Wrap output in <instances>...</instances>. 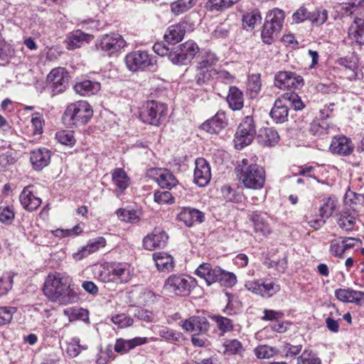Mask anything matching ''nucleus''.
Segmentation results:
<instances>
[{"mask_svg": "<svg viewBox=\"0 0 364 364\" xmlns=\"http://www.w3.org/2000/svg\"><path fill=\"white\" fill-rule=\"evenodd\" d=\"M57 140L62 144L72 146L75 144V139L71 132L61 131L56 133Z\"/></svg>", "mask_w": 364, "mask_h": 364, "instance_id": "nucleus-55", "label": "nucleus"}, {"mask_svg": "<svg viewBox=\"0 0 364 364\" xmlns=\"http://www.w3.org/2000/svg\"><path fill=\"white\" fill-rule=\"evenodd\" d=\"M239 181L247 188L260 189L265 182L264 169L257 164H250L243 159L235 168Z\"/></svg>", "mask_w": 364, "mask_h": 364, "instance_id": "nucleus-2", "label": "nucleus"}, {"mask_svg": "<svg viewBox=\"0 0 364 364\" xmlns=\"http://www.w3.org/2000/svg\"><path fill=\"white\" fill-rule=\"evenodd\" d=\"M47 82L53 95L64 92L68 84V75L65 68L53 69L47 76Z\"/></svg>", "mask_w": 364, "mask_h": 364, "instance_id": "nucleus-12", "label": "nucleus"}, {"mask_svg": "<svg viewBox=\"0 0 364 364\" xmlns=\"http://www.w3.org/2000/svg\"><path fill=\"white\" fill-rule=\"evenodd\" d=\"M247 90L257 93L261 88L260 75H252L247 82Z\"/></svg>", "mask_w": 364, "mask_h": 364, "instance_id": "nucleus-61", "label": "nucleus"}, {"mask_svg": "<svg viewBox=\"0 0 364 364\" xmlns=\"http://www.w3.org/2000/svg\"><path fill=\"white\" fill-rule=\"evenodd\" d=\"M250 216V220L253 222L256 232H259L263 236H266L271 232L269 224L264 220L260 213L253 212Z\"/></svg>", "mask_w": 364, "mask_h": 364, "instance_id": "nucleus-35", "label": "nucleus"}, {"mask_svg": "<svg viewBox=\"0 0 364 364\" xmlns=\"http://www.w3.org/2000/svg\"><path fill=\"white\" fill-rule=\"evenodd\" d=\"M354 145L351 140L344 136H336L330 145L332 153L342 156H347L352 153Z\"/></svg>", "mask_w": 364, "mask_h": 364, "instance_id": "nucleus-20", "label": "nucleus"}, {"mask_svg": "<svg viewBox=\"0 0 364 364\" xmlns=\"http://www.w3.org/2000/svg\"><path fill=\"white\" fill-rule=\"evenodd\" d=\"M92 39L93 36L85 33L80 30H76L67 36L65 43L67 49L75 50L82 47Z\"/></svg>", "mask_w": 364, "mask_h": 364, "instance_id": "nucleus-19", "label": "nucleus"}, {"mask_svg": "<svg viewBox=\"0 0 364 364\" xmlns=\"http://www.w3.org/2000/svg\"><path fill=\"white\" fill-rule=\"evenodd\" d=\"M159 335L169 341L178 342L181 340L182 334L177 333L167 327H164L159 331Z\"/></svg>", "mask_w": 364, "mask_h": 364, "instance_id": "nucleus-54", "label": "nucleus"}, {"mask_svg": "<svg viewBox=\"0 0 364 364\" xmlns=\"http://www.w3.org/2000/svg\"><path fill=\"white\" fill-rule=\"evenodd\" d=\"M50 159L49 151L45 149L34 150L31 154V162L33 168L40 171L48 165Z\"/></svg>", "mask_w": 364, "mask_h": 364, "instance_id": "nucleus-28", "label": "nucleus"}, {"mask_svg": "<svg viewBox=\"0 0 364 364\" xmlns=\"http://www.w3.org/2000/svg\"><path fill=\"white\" fill-rule=\"evenodd\" d=\"M147 342L146 338L136 337L132 339L125 340L124 338L117 339L114 350L116 353L124 355L129 352L136 346L144 344Z\"/></svg>", "mask_w": 364, "mask_h": 364, "instance_id": "nucleus-23", "label": "nucleus"}, {"mask_svg": "<svg viewBox=\"0 0 364 364\" xmlns=\"http://www.w3.org/2000/svg\"><path fill=\"white\" fill-rule=\"evenodd\" d=\"M185 33V23H179L172 25L167 28L166 32L164 34V39L168 44L174 45L182 41Z\"/></svg>", "mask_w": 364, "mask_h": 364, "instance_id": "nucleus-27", "label": "nucleus"}, {"mask_svg": "<svg viewBox=\"0 0 364 364\" xmlns=\"http://www.w3.org/2000/svg\"><path fill=\"white\" fill-rule=\"evenodd\" d=\"M167 107L163 103L149 101L141 112V120L146 124L159 126L167 114Z\"/></svg>", "mask_w": 364, "mask_h": 364, "instance_id": "nucleus-5", "label": "nucleus"}, {"mask_svg": "<svg viewBox=\"0 0 364 364\" xmlns=\"http://www.w3.org/2000/svg\"><path fill=\"white\" fill-rule=\"evenodd\" d=\"M226 352L230 354L240 353L242 350V343L236 340H231L225 345Z\"/></svg>", "mask_w": 364, "mask_h": 364, "instance_id": "nucleus-64", "label": "nucleus"}, {"mask_svg": "<svg viewBox=\"0 0 364 364\" xmlns=\"http://www.w3.org/2000/svg\"><path fill=\"white\" fill-rule=\"evenodd\" d=\"M153 258L159 271H170L173 267V258L166 252H155Z\"/></svg>", "mask_w": 364, "mask_h": 364, "instance_id": "nucleus-34", "label": "nucleus"}, {"mask_svg": "<svg viewBox=\"0 0 364 364\" xmlns=\"http://www.w3.org/2000/svg\"><path fill=\"white\" fill-rule=\"evenodd\" d=\"M336 206L337 202L334 199L331 198H326L323 204L319 208V216L327 220L334 213Z\"/></svg>", "mask_w": 364, "mask_h": 364, "instance_id": "nucleus-43", "label": "nucleus"}, {"mask_svg": "<svg viewBox=\"0 0 364 364\" xmlns=\"http://www.w3.org/2000/svg\"><path fill=\"white\" fill-rule=\"evenodd\" d=\"M199 48L193 41H187L171 50L169 60L176 65H186L198 53Z\"/></svg>", "mask_w": 364, "mask_h": 364, "instance_id": "nucleus-8", "label": "nucleus"}, {"mask_svg": "<svg viewBox=\"0 0 364 364\" xmlns=\"http://www.w3.org/2000/svg\"><path fill=\"white\" fill-rule=\"evenodd\" d=\"M277 353L278 350L275 348L267 345L259 346L255 349V355L260 359L272 358Z\"/></svg>", "mask_w": 364, "mask_h": 364, "instance_id": "nucleus-48", "label": "nucleus"}, {"mask_svg": "<svg viewBox=\"0 0 364 364\" xmlns=\"http://www.w3.org/2000/svg\"><path fill=\"white\" fill-rule=\"evenodd\" d=\"M328 18V12L325 9H316L310 12L309 21L314 25L321 26L323 24Z\"/></svg>", "mask_w": 364, "mask_h": 364, "instance_id": "nucleus-50", "label": "nucleus"}, {"mask_svg": "<svg viewBox=\"0 0 364 364\" xmlns=\"http://www.w3.org/2000/svg\"><path fill=\"white\" fill-rule=\"evenodd\" d=\"M245 286L248 291L264 298H269L280 290V285L277 282L267 279L248 281Z\"/></svg>", "mask_w": 364, "mask_h": 364, "instance_id": "nucleus-9", "label": "nucleus"}, {"mask_svg": "<svg viewBox=\"0 0 364 364\" xmlns=\"http://www.w3.org/2000/svg\"><path fill=\"white\" fill-rule=\"evenodd\" d=\"M12 283V276L9 273L4 274L0 277V291H1V294H5L11 289Z\"/></svg>", "mask_w": 364, "mask_h": 364, "instance_id": "nucleus-62", "label": "nucleus"}, {"mask_svg": "<svg viewBox=\"0 0 364 364\" xmlns=\"http://www.w3.org/2000/svg\"><path fill=\"white\" fill-rule=\"evenodd\" d=\"M112 321L119 326L120 328H125L130 326L133 323V319L127 316L124 314H116L112 317Z\"/></svg>", "mask_w": 364, "mask_h": 364, "instance_id": "nucleus-58", "label": "nucleus"}, {"mask_svg": "<svg viewBox=\"0 0 364 364\" xmlns=\"http://www.w3.org/2000/svg\"><path fill=\"white\" fill-rule=\"evenodd\" d=\"M217 75V70H206L196 66L194 80L197 85L209 84Z\"/></svg>", "mask_w": 364, "mask_h": 364, "instance_id": "nucleus-36", "label": "nucleus"}, {"mask_svg": "<svg viewBox=\"0 0 364 364\" xmlns=\"http://www.w3.org/2000/svg\"><path fill=\"white\" fill-rule=\"evenodd\" d=\"M177 219L183 222L186 226L191 227L195 223H202L204 220V214L195 208H183L178 214Z\"/></svg>", "mask_w": 364, "mask_h": 364, "instance_id": "nucleus-21", "label": "nucleus"}, {"mask_svg": "<svg viewBox=\"0 0 364 364\" xmlns=\"http://www.w3.org/2000/svg\"><path fill=\"white\" fill-rule=\"evenodd\" d=\"M259 142L265 146H272L278 143L279 136L272 128H265L259 134Z\"/></svg>", "mask_w": 364, "mask_h": 364, "instance_id": "nucleus-37", "label": "nucleus"}, {"mask_svg": "<svg viewBox=\"0 0 364 364\" xmlns=\"http://www.w3.org/2000/svg\"><path fill=\"white\" fill-rule=\"evenodd\" d=\"M80 338H73L72 341L68 343L66 351L70 357H76L85 348L80 345Z\"/></svg>", "mask_w": 364, "mask_h": 364, "instance_id": "nucleus-53", "label": "nucleus"}, {"mask_svg": "<svg viewBox=\"0 0 364 364\" xmlns=\"http://www.w3.org/2000/svg\"><path fill=\"white\" fill-rule=\"evenodd\" d=\"M350 39L359 44H364V20L355 21V25L351 26L348 31Z\"/></svg>", "mask_w": 364, "mask_h": 364, "instance_id": "nucleus-38", "label": "nucleus"}, {"mask_svg": "<svg viewBox=\"0 0 364 364\" xmlns=\"http://www.w3.org/2000/svg\"><path fill=\"white\" fill-rule=\"evenodd\" d=\"M32 188L33 186L24 187L19 196L22 207L30 212L36 210L42 203L41 199L33 194Z\"/></svg>", "mask_w": 364, "mask_h": 364, "instance_id": "nucleus-18", "label": "nucleus"}, {"mask_svg": "<svg viewBox=\"0 0 364 364\" xmlns=\"http://www.w3.org/2000/svg\"><path fill=\"white\" fill-rule=\"evenodd\" d=\"M96 277L102 282L127 283L131 279L130 266L127 263H114L101 266Z\"/></svg>", "mask_w": 364, "mask_h": 364, "instance_id": "nucleus-4", "label": "nucleus"}, {"mask_svg": "<svg viewBox=\"0 0 364 364\" xmlns=\"http://www.w3.org/2000/svg\"><path fill=\"white\" fill-rule=\"evenodd\" d=\"M154 201L159 204H166L173 203L172 194L166 191H158L154 193Z\"/></svg>", "mask_w": 364, "mask_h": 364, "instance_id": "nucleus-57", "label": "nucleus"}, {"mask_svg": "<svg viewBox=\"0 0 364 364\" xmlns=\"http://www.w3.org/2000/svg\"><path fill=\"white\" fill-rule=\"evenodd\" d=\"M218 281L217 282L220 283V285L231 287L234 286L237 282L236 276L230 272H227L221 269V274H220Z\"/></svg>", "mask_w": 364, "mask_h": 364, "instance_id": "nucleus-51", "label": "nucleus"}, {"mask_svg": "<svg viewBox=\"0 0 364 364\" xmlns=\"http://www.w3.org/2000/svg\"><path fill=\"white\" fill-rule=\"evenodd\" d=\"M71 281L67 275L58 272L50 274L44 282L43 294L51 301L63 304L75 302L77 294L71 287Z\"/></svg>", "mask_w": 364, "mask_h": 364, "instance_id": "nucleus-1", "label": "nucleus"}, {"mask_svg": "<svg viewBox=\"0 0 364 364\" xmlns=\"http://www.w3.org/2000/svg\"><path fill=\"white\" fill-rule=\"evenodd\" d=\"M106 245V240L103 237L90 240L86 246H84L81 250L74 254V257L77 259H81L84 257L93 253Z\"/></svg>", "mask_w": 364, "mask_h": 364, "instance_id": "nucleus-29", "label": "nucleus"}, {"mask_svg": "<svg viewBox=\"0 0 364 364\" xmlns=\"http://www.w3.org/2000/svg\"><path fill=\"white\" fill-rule=\"evenodd\" d=\"M183 330L194 334H204L210 327L207 318L203 316H192L185 320L182 325Z\"/></svg>", "mask_w": 364, "mask_h": 364, "instance_id": "nucleus-16", "label": "nucleus"}, {"mask_svg": "<svg viewBox=\"0 0 364 364\" xmlns=\"http://www.w3.org/2000/svg\"><path fill=\"white\" fill-rule=\"evenodd\" d=\"M281 31L277 27L271 26L269 23H264L262 31V38L264 43L271 44L277 34Z\"/></svg>", "mask_w": 364, "mask_h": 364, "instance_id": "nucleus-42", "label": "nucleus"}, {"mask_svg": "<svg viewBox=\"0 0 364 364\" xmlns=\"http://www.w3.org/2000/svg\"><path fill=\"white\" fill-rule=\"evenodd\" d=\"M302 85V77L292 72L279 71L274 76V85L281 90L297 88Z\"/></svg>", "mask_w": 364, "mask_h": 364, "instance_id": "nucleus-13", "label": "nucleus"}, {"mask_svg": "<svg viewBox=\"0 0 364 364\" xmlns=\"http://www.w3.org/2000/svg\"><path fill=\"white\" fill-rule=\"evenodd\" d=\"M14 218L13 209L9 206L0 207V221L4 223H11Z\"/></svg>", "mask_w": 364, "mask_h": 364, "instance_id": "nucleus-59", "label": "nucleus"}, {"mask_svg": "<svg viewBox=\"0 0 364 364\" xmlns=\"http://www.w3.org/2000/svg\"><path fill=\"white\" fill-rule=\"evenodd\" d=\"M124 61L127 68L132 72L144 70L156 63L147 52L142 50L129 53L126 55Z\"/></svg>", "mask_w": 364, "mask_h": 364, "instance_id": "nucleus-10", "label": "nucleus"}, {"mask_svg": "<svg viewBox=\"0 0 364 364\" xmlns=\"http://www.w3.org/2000/svg\"><path fill=\"white\" fill-rule=\"evenodd\" d=\"M284 18V12L282 10L274 9L267 13L264 23H269L271 26L282 30Z\"/></svg>", "mask_w": 364, "mask_h": 364, "instance_id": "nucleus-39", "label": "nucleus"}, {"mask_svg": "<svg viewBox=\"0 0 364 364\" xmlns=\"http://www.w3.org/2000/svg\"><path fill=\"white\" fill-rule=\"evenodd\" d=\"M356 223L355 213H352L349 209L342 211L337 219V224L343 230L352 231Z\"/></svg>", "mask_w": 364, "mask_h": 364, "instance_id": "nucleus-33", "label": "nucleus"}, {"mask_svg": "<svg viewBox=\"0 0 364 364\" xmlns=\"http://www.w3.org/2000/svg\"><path fill=\"white\" fill-rule=\"evenodd\" d=\"M339 65H342L345 71H346L348 77L349 79H353L355 77L356 74L355 73V64L348 61L346 58H340L338 60Z\"/></svg>", "mask_w": 364, "mask_h": 364, "instance_id": "nucleus-60", "label": "nucleus"}, {"mask_svg": "<svg viewBox=\"0 0 364 364\" xmlns=\"http://www.w3.org/2000/svg\"><path fill=\"white\" fill-rule=\"evenodd\" d=\"M346 251L343 240L340 242L338 240H333L330 246V252L332 255L336 257H341Z\"/></svg>", "mask_w": 364, "mask_h": 364, "instance_id": "nucleus-63", "label": "nucleus"}, {"mask_svg": "<svg viewBox=\"0 0 364 364\" xmlns=\"http://www.w3.org/2000/svg\"><path fill=\"white\" fill-rule=\"evenodd\" d=\"M227 102L232 110H240L244 105L242 92L237 87H230Z\"/></svg>", "mask_w": 364, "mask_h": 364, "instance_id": "nucleus-32", "label": "nucleus"}, {"mask_svg": "<svg viewBox=\"0 0 364 364\" xmlns=\"http://www.w3.org/2000/svg\"><path fill=\"white\" fill-rule=\"evenodd\" d=\"M127 44L123 37L118 33L103 35L97 41V48L105 55L112 56L125 47Z\"/></svg>", "mask_w": 364, "mask_h": 364, "instance_id": "nucleus-7", "label": "nucleus"}, {"mask_svg": "<svg viewBox=\"0 0 364 364\" xmlns=\"http://www.w3.org/2000/svg\"><path fill=\"white\" fill-rule=\"evenodd\" d=\"M195 273L198 277L204 279L208 285H211L218 281L221 268L209 263H203L196 269Z\"/></svg>", "mask_w": 364, "mask_h": 364, "instance_id": "nucleus-17", "label": "nucleus"}, {"mask_svg": "<svg viewBox=\"0 0 364 364\" xmlns=\"http://www.w3.org/2000/svg\"><path fill=\"white\" fill-rule=\"evenodd\" d=\"M256 134V128L253 118L246 117L237 127L235 136V146L242 149L252 141Z\"/></svg>", "mask_w": 364, "mask_h": 364, "instance_id": "nucleus-6", "label": "nucleus"}, {"mask_svg": "<svg viewBox=\"0 0 364 364\" xmlns=\"http://www.w3.org/2000/svg\"><path fill=\"white\" fill-rule=\"evenodd\" d=\"M218 60L219 59L215 53L210 51L202 52L197 58L196 66L209 70H217L215 66Z\"/></svg>", "mask_w": 364, "mask_h": 364, "instance_id": "nucleus-30", "label": "nucleus"}, {"mask_svg": "<svg viewBox=\"0 0 364 364\" xmlns=\"http://www.w3.org/2000/svg\"><path fill=\"white\" fill-rule=\"evenodd\" d=\"M211 318L223 334L233 329V323L230 318L219 315L213 316Z\"/></svg>", "mask_w": 364, "mask_h": 364, "instance_id": "nucleus-45", "label": "nucleus"}, {"mask_svg": "<svg viewBox=\"0 0 364 364\" xmlns=\"http://www.w3.org/2000/svg\"><path fill=\"white\" fill-rule=\"evenodd\" d=\"M336 297L343 302L354 303L358 305L364 301V292L350 289H338L335 291Z\"/></svg>", "mask_w": 364, "mask_h": 364, "instance_id": "nucleus-24", "label": "nucleus"}, {"mask_svg": "<svg viewBox=\"0 0 364 364\" xmlns=\"http://www.w3.org/2000/svg\"><path fill=\"white\" fill-rule=\"evenodd\" d=\"M282 97L285 100V102L287 103V106L293 107L295 110H301L304 107L301 97L294 92L285 93Z\"/></svg>", "mask_w": 364, "mask_h": 364, "instance_id": "nucleus-46", "label": "nucleus"}, {"mask_svg": "<svg viewBox=\"0 0 364 364\" xmlns=\"http://www.w3.org/2000/svg\"><path fill=\"white\" fill-rule=\"evenodd\" d=\"M93 110L88 102L80 100L70 104L65 110L63 120L70 127L87 124L92 118Z\"/></svg>", "mask_w": 364, "mask_h": 364, "instance_id": "nucleus-3", "label": "nucleus"}, {"mask_svg": "<svg viewBox=\"0 0 364 364\" xmlns=\"http://www.w3.org/2000/svg\"><path fill=\"white\" fill-rule=\"evenodd\" d=\"M164 289L169 294L185 296L191 291V284L183 275H171L166 280Z\"/></svg>", "mask_w": 364, "mask_h": 364, "instance_id": "nucleus-11", "label": "nucleus"}, {"mask_svg": "<svg viewBox=\"0 0 364 364\" xmlns=\"http://www.w3.org/2000/svg\"><path fill=\"white\" fill-rule=\"evenodd\" d=\"M195 164L194 182L198 186L204 187L208 184L211 178L210 166L203 158L197 159Z\"/></svg>", "mask_w": 364, "mask_h": 364, "instance_id": "nucleus-15", "label": "nucleus"}, {"mask_svg": "<svg viewBox=\"0 0 364 364\" xmlns=\"http://www.w3.org/2000/svg\"><path fill=\"white\" fill-rule=\"evenodd\" d=\"M115 355L112 350V346H108L104 350H101L97 359V364H107L110 360H114Z\"/></svg>", "mask_w": 364, "mask_h": 364, "instance_id": "nucleus-56", "label": "nucleus"}, {"mask_svg": "<svg viewBox=\"0 0 364 364\" xmlns=\"http://www.w3.org/2000/svg\"><path fill=\"white\" fill-rule=\"evenodd\" d=\"M112 181L116 186L114 193L117 196H121L130 184V179L122 168H117L112 172Z\"/></svg>", "mask_w": 364, "mask_h": 364, "instance_id": "nucleus-22", "label": "nucleus"}, {"mask_svg": "<svg viewBox=\"0 0 364 364\" xmlns=\"http://www.w3.org/2000/svg\"><path fill=\"white\" fill-rule=\"evenodd\" d=\"M168 236L165 231L160 228L154 230L143 240L144 249L152 251L156 248H164L167 244Z\"/></svg>", "mask_w": 364, "mask_h": 364, "instance_id": "nucleus-14", "label": "nucleus"}, {"mask_svg": "<svg viewBox=\"0 0 364 364\" xmlns=\"http://www.w3.org/2000/svg\"><path fill=\"white\" fill-rule=\"evenodd\" d=\"M297 364H321V360L312 350H305L297 358Z\"/></svg>", "mask_w": 364, "mask_h": 364, "instance_id": "nucleus-44", "label": "nucleus"}, {"mask_svg": "<svg viewBox=\"0 0 364 364\" xmlns=\"http://www.w3.org/2000/svg\"><path fill=\"white\" fill-rule=\"evenodd\" d=\"M197 0H177L171 4V12L178 16L186 12L196 4Z\"/></svg>", "mask_w": 364, "mask_h": 364, "instance_id": "nucleus-41", "label": "nucleus"}, {"mask_svg": "<svg viewBox=\"0 0 364 364\" xmlns=\"http://www.w3.org/2000/svg\"><path fill=\"white\" fill-rule=\"evenodd\" d=\"M117 216L124 222L134 223L139 220L136 211L134 210L119 209L117 211Z\"/></svg>", "mask_w": 364, "mask_h": 364, "instance_id": "nucleus-52", "label": "nucleus"}, {"mask_svg": "<svg viewBox=\"0 0 364 364\" xmlns=\"http://www.w3.org/2000/svg\"><path fill=\"white\" fill-rule=\"evenodd\" d=\"M262 21V16L258 11H252V12L247 13L243 15L242 23L243 26L246 28H254L255 26L260 23Z\"/></svg>", "mask_w": 364, "mask_h": 364, "instance_id": "nucleus-47", "label": "nucleus"}, {"mask_svg": "<svg viewBox=\"0 0 364 364\" xmlns=\"http://www.w3.org/2000/svg\"><path fill=\"white\" fill-rule=\"evenodd\" d=\"M225 116L223 112H218L212 119L207 120L200 125L202 130L210 134L220 132L226 126Z\"/></svg>", "mask_w": 364, "mask_h": 364, "instance_id": "nucleus-25", "label": "nucleus"}, {"mask_svg": "<svg viewBox=\"0 0 364 364\" xmlns=\"http://www.w3.org/2000/svg\"><path fill=\"white\" fill-rule=\"evenodd\" d=\"M270 116L277 123H283L287 120L289 107L282 97L275 100Z\"/></svg>", "mask_w": 364, "mask_h": 364, "instance_id": "nucleus-26", "label": "nucleus"}, {"mask_svg": "<svg viewBox=\"0 0 364 364\" xmlns=\"http://www.w3.org/2000/svg\"><path fill=\"white\" fill-rule=\"evenodd\" d=\"M16 311L14 306H0V326L9 323Z\"/></svg>", "mask_w": 364, "mask_h": 364, "instance_id": "nucleus-49", "label": "nucleus"}, {"mask_svg": "<svg viewBox=\"0 0 364 364\" xmlns=\"http://www.w3.org/2000/svg\"><path fill=\"white\" fill-rule=\"evenodd\" d=\"M100 87L99 82L85 80L77 82L74 86V90L82 96H87L96 94L100 90Z\"/></svg>", "mask_w": 364, "mask_h": 364, "instance_id": "nucleus-31", "label": "nucleus"}, {"mask_svg": "<svg viewBox=\"0 0 364 364\" xmlns=\"http://www.w3.org/2000/svg\"><path fill=\"white\" fill-rule=\"evenodd\" d=\"M156 181L158 184L163 188L171 189L178 183V181L174 175L167 170L161 171Z\"/></svg>", "mask_w": 364, "mask_h": 364, "instance_id": "nucleus-40", "label": "nucleus"}]
</instances>
